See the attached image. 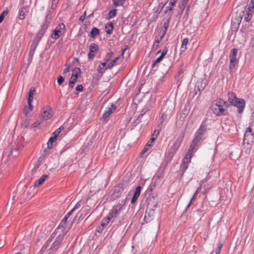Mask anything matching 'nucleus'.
Masks as SVG:
<instances>
[{
  "mask_svg": "<svg viewBox=\"0 0 254 254\" xmlns=\"http://www.w3.org/2000/svg\"><path fill=\"white\" fill-rule=\"evenodd\" d=\"M183 140V136H179L177 138L173 145L171 147L168 154L166 155L164 160L162 162L161 166L164 169L166 168L168 163L171 161L174 154L179 149Z\"/></svg>",
  "mask_w": 254,
  "mask_h": 254,
  "instance_id": "f257e3e1",
  "label": "nucleus"
},
{
  "mask_svg": "<svg viewBox=\"0 0 254 254\" xmlns=\"http://www.w3.org/2000/svg\"><path fill=\"white\" fill-rule=\"evenodd\" d=\"M228 107V103L222 99H217L214 101L212 105V110L217 116L226 115L225 113Z\"/></svg>",
  "mask_w": 254,
  "mask_h": 254,
  "instance_id": "f03ea898",
  "label": "nucleus"
},
{
  "mask_svg": "<svg viewBox=\"0 0 254 254\" xmlns=\"http://www.w3.org/2000/svg\"><path fill=\"white\" fill-rule=\"evenodd\" d=\"M227 96L228 101L231 104L237 107L239 113H242L245 106V100L237 98L236 94L233 92H228Z\"/></svg>",
  "mask_w": 254,
  "mask_h": 254,
  "instance_id": "7ed1b4c3",
  "label": "nucleus"
},
{
  "mask_svg": "<svg viewBox=\"0 0 254 254\" xmlns=\"http://www.w3.org/2000/svg\"><path fill=\"white\" fill-rule=\"evenodd\" d=\"M254 141V134L246 131L243 139V143L245 152L247 154L252 152L253 145Z\"/></svg>",
  "mask_w": 254,
  "mask_h": 254,
  "instance_id": "20e7f679",
  "label": "nucleus"
},
{
  "mask_svg": "<svg viewBox=\"0 0 254 254\" xmlns=\"http://www.w3.org/2000/svg\"><path fill=\"white\" fill-rule=\"evenodd\" d=\"M125 200H120L118 204L113 207L112 209L111 210L110 213L109 214L110 217H112V218H116L119 214L123 207L125 205Z\"/></svg>",
  "mask_w": 254,
  "mask_h": 254,
  "instance_id": "39448f33",
  "label": "nucleus"
},
{
  "mask_svg": "<svg viewBox=\"0 0 254 254\" xmlns=\"http://www.w3.org/2000/svg\"><path fill=\"white\" fill-rule=\"evenodd\" d=\"M67 219L68 218L65 216L64 218L62 220L59 227L52 234L49 240L47 241L44 246H43L42 250H46L47 248V247L50 244L51 242L52 241L53 239L56 237L57 234L58 233L59 229H60L61 227H63V224H65Z\"/></svg>",
  "mask_w": 254,
  "mask_h": 254,
  "instance_id": "423d86ee",
  "label": "nucleus"
},
{
  "mask_svg": "<svg viewBox=\"0 0 254 254\" xmlns=\"http://www.w3.org/2000/svg\"><path fill=\"white\" fill-rule=\"evenodd\" d=\"M65 29V26L64 23H61L56 27L54 30L53 33L52 35V38L55 40H57L60 36L64 34Z\"/></svg>",
  "mask_w": 254,
  "mask_h": 254,
  "instance_id": "0eeeda50",
  "label": "nucleus"
},
{
  "mask_svg": "<svg viewBox=\"0 0 254 254\" xmlns=\"http://www.w3.org/2000/svg\"><path fill=\"white\" fill-rule=\"evenodd\" d=\"M238 50L236 48H233L231 50L229 58H230V65L229 68L231 71L235 66L238 63V59L236 58Z\"/></svg>",
  "mask_w": 254,
  "mask_h": 254,
  "instance_id": "6e6552de",
  "label": "nucleus"
},
{
  "mask_svg": "<svg viewBox=\"0 0 254 254\" xmlns=\"http://www.w3.org/2000/svg\"><path fill=\"white\" fill-rule=\"evenodd\" d=\"M65 235V233L62 234H59L58 236L56 238L55 241L52 244L51 248H50L53 251H56L59 248L62 241Z\"/></svg>",
  "mask_w": 254,
  "mask_h": 254,
  "instance_id": "1a4fd4ad",
  "label": "nucleus"
},
{
  "mask_svg": "<svg viewBox=\"0 0 254 254\" xmlns=\"http://www.w3.org/2000/svg\"><path fill=\"white\" fill-rule=\"evenodd\" d=\"M125 185L126 183L124 182L120 183L118 186L115 188L114 192L112 195L114 199L117 198L123 192L125 187Z\"/></svg>",
  "mask_w": 254,
  "mask_h": 254,
  "instance_id": "9d476101",
  "label": "nucleus"
},
{
  "mask_svg": "<svg viewBox=\"0 0 254 254\" xmlns=\"http://www.w3.org/2000/svg\"><path fill=\"white\" fill-rule=\"evenodd\" d=\"M53 116V112L50 107H46L43 109V112L41 115V118L44 121L51 119Z\"/></svg>",
  "mask_w": 254,
  "mask_h": 254,
  "instance_id": "9b49d317",
  "label": "nucleus"
},
{
  "mask_svg": "<svg viewBox=\"0 0 254 254\" xmlns=\"http://www.w3.org/2000/svg\"><path fill=\"white\" fill-rule=\"evenodd\" d=\"M116 109V106H115V105H114L113 103H112L111 106L109 107L107 110L106 111L105 113L103 114L101 120L106 122V119L115 111Z\"/></svg>",
  "mask_w": 254,
  "mask_h": 254,
  "instance_id": "f8f14e48",
  "label": "nucleus"
},
{
  "mask_svg": "<svg viewBox=\"0 0 254 254\" xmlns=\"http://www.w3.org/2000/svg\"><path fill=\"white\" fill-rule=\"evenodd\" d=\"M47 18L48 15L46 16L45 19V22L42 25L41 28L37 34V37L39 38V39H40L44 35L49 26V22H48Z\"/></svg>",
  "mask_w": 254,
  "mask_h": 254,
  "instance_id": "ddd939ff",
  "label": "nucleus"
},
{
  "mask_svg": "<svg viewBox=\"0 0 254 254\" xmlns=\"http://www.w3.org/2000/svg\"><path fill=\"white\" fill-rule=\"evenodd\" d=\"M98 50V45L95 43H92L90 46V51L88 54V58L90 60H92L95 56V53H96Z\"/></svg>",
  "mask_w": 254,
  "mask_h": 254,
  "instance_id": "4468645a",
  "label": "nucleus"
},
{
  "mask_svg": "<svg viewBox=\"0 0 254 254\" xmlns=\"http://www.w3.org/2000/svg\"><path fill=\"white\" fill-rule=\"evenodd\" d=\"M171 19V14H170L169 16H168L167 19L164 23V25H163L164 29L162 31V35L161 36V38H160L161 40L164 38L165 34H166L167 31L169 26V23H170Z\"/></svg>",
  "mask_w": 254,
  "mask_h": 254,
  "instance_id": "2eb2a0df",
  "label": "nucleus"
},
{
  "mask_svg": "<svg viewBox=\"0 0 254 254\" xmlns=\"http://www.w3.org/2000/svg\"><path fill=\"white\" fill-rule=\"evenodd\" d=\"M29 9L28 6H25L22 7L19 11V19L21 20L25 19L26 15L29 12Z\"/></svg>",
  "mask_w": 254,
  "mask_h": 254,
  "instance_id": "dca6fc26",
  "label": "nucleus"
},
{
  "mask_svg": "<svg viewBox=\"0 0 254 254\" xmlns=\"http://www.w3.org/2000/svg\"><path fill=\"white\" fill-rule=\"evenodd\" d=\"M112 219V217H110V216L108 214V216H107L106 217H105L101 221V226L102 227V229H100V227H98L97 228V231L98 232H100L103 230V228L106 227L110 222L111 220Z\"/></svg>",
  "mask_w": 254,
  "mask_h": 254,
  "instance_id": "f3484780",
  "label": "nucleus"
},
{
  "mask_svg": "<svg viewBox=\"0 0 254 254\" xmlns=\"http://www.w3.org/2000/svg\"><path fill=\"white\" fill-rule=\"evenodd\" d=\"M206 181V179H205L204 180H203L200 181L199 187L194 192L193 196L192 197V198H191L190 203H189V204H188V205L187 206L188 207H189L190 205V204L192 203V201L196 198L197 194H198L199 192L200 191V190L201 189V187L202 186L203 184H204Z\"/></svg>",
  "mask_w": 254,
  "mask_h": 254,
  "instance_id": "a211bd4d",
  "label": "nucleus"
},
{
  "mask_svg": "<svg viewBox=\"0 0 254 254\" xmlns=\"http://www.w3.org/2000/svg\"><path fill=\"white\" fill-rule=\"evenodd\" d=\"M141 190V186L137 187V188H136L135 191L134 192L133 196L131 200V203L132 204L134 203L136 201L137 199H138V197L140 195Z\"/></svg>",
  "mask_w": 254,
  "mask_h": 254,
  "instance_id": "6ab92c4d",
  "label": "nucleus"
},
{
  "mask_svg": "<svg viewBox=\"0 0 254 254\" xmlns=\"http://www.w3.org/2000/svg\"><path fill=\"white\" fill-rule=\"evenodd\" d=\"M49 177L48 175H43L39 180L36 181L34 183V187H38L43 184L45 180Z\"/></svg>",
  "mask_w": 254,
  "mask_h": 254,
  "instance_id": "aec40b11",
  "label": "nucleus"
},
{
  "mask_svg": "<svg viewBox=\"0 0 254 254\" xmlns=\"http://www.w3.org/2000/svg\"><path fill=\"white\" fill-rule=\"evenodd\" d=\"M167 49L165 47L162 52L161 56L159 57L153 63L152 65V67H154L157 64L159 63L162 61L164 57L167 54Z\"/></svg>",
  "mask_w": 254,
  "mask_h": 254,
  "instance_id": "412c9836",
  "label": "nucleus"
},
{
  "mask_svg": "<svg viewBox=\"0 0 254 254\" xmlns=\"http://www.w3.org/2000/svg\"><path fill=\"white\" fill-rule=\"evenodd\" d=\"M37 46V42H36L35 41H33L30 46V49L29 50V55L30 56L33 57Z\"/></svg>",
  "mask_w": 254,
  "mask_h": 254,
  "instance_id": "4be33fe9",
  "label": "nucleus"
},
{
  "mask_svg": "<svg viewBox=\"0 0 254 254\" xmlns=\"http://www.w3.org/2000/svg\"><path fill=\"white\" fill-rule=\"evenodd\" d=\"M113 29V23L112 22H109L105 26L106 32L108 34H112Z\"/></svg>",
  "mask_w": 254,
  "mask_h": 254,
  "instance_id": "5701e85b",
  "label": "nucleus"
},
{
  "mask_svg": "<svg viewBox=\"0 0 254 254\" xmlns=\"http://www.w3.org/2000/svg\"><path fill=\"white\" fill-rule=\"evenodd\" d=\"M252 4V3L251 2L250 4V6L248 7V9H249V11H247V14L245 15V17H244V20L246 21V22H249V21L251 20V18L252 17V13L251 12H250V7H252V6L251 5ZM252 8H253L252 7H251Z\"/></svg>",
  "mask_w": 254,
  "mask_h": 254,
  "instance_id": "b1692460",
  "label": "nucleus"
},
{
  "mask_svg": "<svg viewBox=\"0 0 254 254\" xmlns=\"http://www.w3.org/2000/svg\"><path fill=\"white\" fill-rule=\"evenodd\" d=\"M100 34V30L96 27H94L91 31L90 36L92 38H95L98 35Z\"/></svg>",
  "mask_w": 254,
  "mask_h": 254,
  "instance_id": "393cba45",
  "label": "nucleus"
},
{
  "mask_svg": "<svg viewBox=\"0 0 254 254\" xmlns=\"http://www.w3.org/2000/svg\"><path fill=\"white\" fill-rule=\"evenodd\" d=\"M205 130H206V126H205V124H204L203 123H202L201 125H200V127H199L198 129L197 130V131L196 132L198 133L200 135H203L204 132L205 131Z\"/></svg>",
  "mask_w": 254,
  "mask_h": 254,
  "instance_id": "a878e982",
  "label": "nucleus"
},
{
  "mask_svg": "<svg viewBox=\"0 0 254 254\" xmlns=\"http://www.w3.org/2000/svg\"><path fill=\"white\" fill-rule=\"evenodd\" d=\"M36 93V89L34 87H32L30 88L28 92V99L33 100V96Z\"/></svg>",
  "mask_w": 254,
  "mask_h": 254,
  "instance_id": "bb28decb",
  "label": "nucleus"
},
{
  "mask_svg": "<svg viewBox=\"0 0 254 254\" xmlns=\"http://www.w3.org/2000/svg\"><path fill=\"white\" fill-rule=\"evenodd\" d=\"M153 142H151V139L150 138L147 144L144 146L143 149L141 151V153L144 154L150 148L152 145V143Z\"/></svg>",
  "mask_w": 254,
  "mask_h": 254,
  "instance_id": "cd10ccee",
  "label": "nucleus"
},
{
  "mask_svg": "<svg viewBox=\"0 0 254 254\" xmlns=\"http://www.w3.org/2000/svg\"><path fill=\"white\" fill-rule=\"evenodd\" d=\"M192 153V152H190V151L188 150V153L185 155L183 161L186 162L187 164H189L190 161Z\"/></svg>",
  "mask_w": 254,
  "mask_h": 254,
  "instance_id": "c85d7f7f",
  "label": "nucleus"
},
{
  "mask_svg": "<svg viewBox=\"0 0 254 254\" xmlns=\"http://www.w3.org/2000/svg\"><path fill=\"white\" fill-rule=\"evenodd\" d=\"M198 145L197 144H195L191 141V143L190 146L189 151L190 152H193L198 149Z\"/></svg>",
  "mask_w": 254,
  "mask_h": 254,
  "instance_id": "c756f323",
  "label": "nucleus"
},
{
  "mask_svg": "<svg viewBox=\"0 0 254 254\" xmlns=\"http://www.w3.org/2000/svg\"><path fill=\"white\" fill-rule=\"evenodd\" d=\"M56 139L53 137H51L47 142V148L48 149H52L53 147V143L56 141Z\"/></svg>",
  "mask_w": 254,
  "mask_h": 254,
  "instance_id": "7c9ffc66",
  "label": "nucleus"
},
{
  "mask_svg": "<svg viewBox=\"0 0 254 254\" xmlns=\"http://www.w3.org/2000/svg\"><path fill=\"white\" fill-rule=\"evenodd\" d=\"M119 59V57L116 58L115 59L112 60L107 66L105 68V70L109 68H112L114 65L115 63L117 62L118 60Z\"/></svg>",
  "mask_w": 254,
  "mask_h": 254,
  "instance_id": "2f4dec72",
  "label": "nucleus"
},
{
  "mask_svg": "<svg viewBox=\"0 0 254 254\" xmlns=\"http://www.w3.org/2000/svg\"><path fill=\"white\" fill-rule=\"evenodd\" d=\"M106 62H104V63H102L98 67V69H97L98 72L100 73L103 74L105 70V69L103 70V68L106 66Z\"/></svg>",
  "mask_w": 254,
  "mask_h": 254,
  "instance_id": "473e14b6",
  "label": "nucleus"
},
{
  "mask_svg": "<svg viewBox=\"0 0 254 254\" xmlns=\"http://www.w3.org/2000/svg\"><path fill=\"white\" fill-rule=\"evenodd\" d=\"M188 39L187 38H186L184 39L182 41V43L181 45V49L183 51H184L187 49V45L188 43Z\"/></svg>",
  "mask_w": 254,
  "mask_h": 254,
  "instance_id": "72a5a7b5",
  "label": "nucleus"
},
{
  "mask_svg": "<svg viewBox=\"0 0 254 254\" xmlns=\"http://www.w3.org/2000/svg\"><path fill=\"white\" fill-rule=\"evenodd\" d=\"M126 0H113L114 5L117 7L118 6H122L124 5Z\"/></svg>",
  "mask_w": 254,
  "mask_h": 254,
  "instance_id": "f704fd0d",
  "label": "nucleus"
},
{
  "mask_svg": "<svg viewBox=\"0 0 254 254\" xmlns=\"http://www.w3.org/2000/svg\"><path fill=\"white\" fill-rule=\"evenodd\" d=\"M159 132L160 131L158 129H155L154 130L153 133L152 135V137H151V142H154L156 140V138L157 137L159 134Z\"/></svg>",
  "mask_w": 254,
  "mask_h": 254,
  "instance_id": "c9c22d12",
  "label": "nucleus"
},
{
  "mask_svg": "<svg viewBox=\"0 0 254 254\" xmlns=\"http://www.w3.org/2000/svg\"><path fill=\"white\" fill-rule=\"evenodd\" d=\"M117 15V9H114L111 10H110L108 13V18L111 19L115 16H116Z\"/></svg>",
  "mask_w": 254,
  "mask_h": 254,
  "instance_id": "e433bc0d",
  "label": "nucleus"
},
{
  "mask_svg": "<svg viewBox=\"0 0 254 254\" xmlns=\"http://www.w3.org/2000/svg\"><path fill=\"white\" fill-rule=\"evenodd\" d=\"M63 129V127L62 126L60 127L59 128L57 129L54 132L53 135L54 136H53L54 138H56L57 139V137L59 135V134L61 133L62 129Z\"/></svg>",
  "mask_w": 254,
  "mask_h": 254,
  "instance_id": "4c0bfd02",
  "label": "nucleus"
},
{
  "mask_svg": "<svg viewBox=\"0 0 254 254\" xmlns=\"http://www.w3.org/2000/svg\"><path fill=\"white\" fill-rule=\"evenodd\" d=\"M113 55L114 53L112 51L110 52L109 53H108L105 57V62H107L109 61L112 58Z\"/></svg>",
  "mask_w": 254,
  "mask_h": 254,
  "instance_id": "58836bf2",
  "label": "nucleus"
},
{
  "mask_svg": "<svg viewBox=\"0 0 254 254\" xmlns=\"http://www.w3.org/2000/svg\"><path fill=\"white\" fill-rule=\"evenodd\" d=\"M248 132L254 133V123H250V126L247 128V130Z\"/></svg>",
  "mask_w": 254,
  "mask_h": 254,
  "instance_id": "ea45409f",
  "label": "nucleus"
},
{
  "mask_svg": "<svg viewBox=\"0 0 254 254\" xmlns=\"http://www.w3.org/2000/svg\"><path fill=\"white\" fill-rule=\"evenodd\" d=\"M77 81V80H75L73 78L70 77L69 81V87L71 88H73L74 87V84Z\"/></svg>",
  "mask_w": 254,
  "mask_h": 254,
  "instance_id": "a19ab883",
  "label": "nucleus"
},
{
  "mask_svg": "<svg viewBox=\"0 0 254 254\" xmlns=\"http://www.w3.org/2000/svg\"><path fill=\"white\" fill-rule=\"evenodd\" d=\"M151 212V209L147 210L146 213L145 214L144 220L147 222L149 221V219L148 218V216H150V213Z\"/></svg>",
  "mask_w": 254,
  "mask_h": 254,
  "instance_id": "79ce46f5",
  "label": "nucleus"
},
{
  "mask_svg": "<svg viewBox=\"0 0 254 254\" xmlns=\"http://www.w3.org/2000/svg\"><path fill=\"white\" fill-rule=\"evenodd\" d=\"M222 246H223V245H222V244L221 242H219L218 244L217 248L215 250V253H216V254H220Z\"/></svg>",
  "mask_w": 254,
  "mask_h": 254,
  "instance_id": "37998d69",
  "label": "nucleus"
},
{
  "mask_svg": "<svg viewBox=\"0 0 254 254\" xmlns=\"http://www.w3.org/2000/svg\"><path fill=\"white\" fill-rule=\"evenodd\" d=\"M7 14V11L6 10H4L2 13L0 15V23L2 22L3 20L4 17L6 14Z\"/></svg>",
  "mask_w": 254,
  "mask_h": 254,
  "instance_id": "c03bdc74",
  "label": "nucleus"
},
{
  "mask_svg": "<svg viewBox=\"0 0 254 254\" xmlns=\"http://www.w3.org/2000/svg\"><path fill=\"white\" fill-rule=\"evenodd\" d=\"M159 43H160V41L158 40H156L154 42L153 46H152L153 50H155L158 48V47L159 46Z\"/></svg>",
  "mask_w": 254,
  "mask_h": 254,
  "instance_id": "a18cd8bd",
  "label": "nucleus"
},
{
  "mask_svg": "<svg viewBox=\"0 0 254 254\" xmlns=\"http://www.w3.org/2000/svg\"><path fill=\"white\" fill-rule=\"evenodd\" d=\"M64 81V78L62 76L60 75L58 77V83L59 85H61Z\"/></svg>",
  "mask_w": 254,
  "mask_h": 254,
  "instance_id": "49530a36",
  "label": "nucleus"
},
{
  "mask_svg": "<svg viewBox=\"0 0 254 254\" xmlns=\"http://www.w3.org/2000/svg\"><path fill=\"white\" fill-rule=\"evenodd\" d=\"M172 9V8L171 7V6H167L166 7L165 12V13H168V16H169L170 14H171L172 15V12H171Z\"/></svg>",
  "mask_w": 254,
  "mask_h": 254,
  "instance_id": "de8ad7c7",
  "label": "nucleus"
},
{
  "mask_svg": "<svg viewBox=\"0 0 254 254\" xmlns=\"http://www.w3.org/2000/svg\"><path fill=\"white\" fill-rule=\"evenodd\" d=\"M42 122L40 121H37L35 123H33L31 125V127L33 128H35L37 127L38 126H39L41 124Z\"/></svg>",
  "mask_w": 254,
  "mask_h": 254,
  "instance_id": "09e8293b",
  "label": "nucleus"
},
{
  "mask_svg": "<svg viewBox=\"0 0 254 254\" xmlns=\"http://www.w3.org/2000/svg\"><path fill=\"white\" fill-rule=\"evenodd\" d=\"M33 100L31 99H28V107H29V110L30 111H32L33 110V105H32V102Z\"/></svg>",
  "mask_w": 254,
  "mask_h": 254,
  "instance_id": "8fccbe9b",
  "label": "nucleus"
},
{
  "mask_svg": "<svg viewBox=\"0 0 254 254\" xmlns=\"http://www.w3.org/2000/svg\"><path fill=\"white\" fill-rule=\"evenodd\" d=\"M59 0H53L52 4V8L55 9L57 6V4L58 3Z\"/></svg>",
  "mask_w": 254,
  "mask_h": 254,
  "instance_id": "3c124183",
  "label": "nucleus"
},
{
  "mask_svg": "<svg viewBox=\"0 0 254 254\" xmlns=\"http://www.w3.org/2000/svg\"><path fill=\"white\" fill-rule=\"evenodd\" d=\"M81 70L79 67H75L73 70V73L75 74H80Z\"/></svg>",
  "mask_w": 254,
  "mask_h": 254,
  "instance_id": "603ef678",
  "label": "nucleus"
},
{
  "mask_svg": "<svg viewBox=\"0 0 254 254\" xmlns=\"http://www.w3.org/2000/svg\"><path fill=\"white\" fill-rule=\"evenodd\" d=\"M188 164H187L186 162H185V161H183V164L182 166L183 172H185L186 171V170L188 168Z\"/></svg>",
  "mask_w": 254,
  "mask_h": 254,
  "instance_id": "864d4df0",
  "label": "nucleus"
},
{
  "mask_svg": "<svg viewBox=\"0 0 254 254\" xmlns=\"http://www.w3.org/2000/svg\"><path fill=\"white\" fill-rule=\"evenodd\" d=\"M81 206V202L80 201L78 202L74 206V207L72 209V210H73V211L77 209H79L80 207Z\"/></svg>",
  "mask_w": 254,
  "mask_h": 254,
  "instance_id": "5fc2aeb1",
  "label": "nucleus"
},
{
  "mask_svg": "<svg viewBox=\"0 0 254 254\" xmlns=\"http://www.w3.org/2000/svg\"><path fill=\"white\" fill-rule=\"evenodd\" d=\"M83 90V87L82 85H78L76 87V90L78 92H81Z\"/></svg>",
  "mask_w": 254,
  "mask_h": 254,
  "instance_id": "6e6d98bb",
  "label": "nucleus"
},
{
  "mask_svg": "<svg viewBox=\"0 0 254 254\" xmlns=\"http://www.w3.org/2000/svg\"><path fill=\"white\" fill-rule=\"evenodd\" d=\"M86 12L85 11L84 12V13L79 17V20L81 21V22H83L84 20H85V17L86 16Z\"/></svg>",
  "mask_w": 254,
  "mask_h": 254,
  "instance_id": "4d7b16f0",
  "label": "nucleus"
},
{
  "mask_svg": "<svg viewBox=\"0 0 254 254\" xmlns=\"http://www.w3.org/2000/svg\"><path fill=\"white\" fill-rule=\"evenodd\" d=\"M69 69H70V65H67L66 67L65 68L64 70V73H66L68 72L69 71Z\"/></svg>",
  "mask_w": 254,
  "mask_h": 254,
  "instance_id": "13d9d810",
  "label": "nucleus"
},
{
  "mask_svg": "<svg viewBox=\"0 0 254 254\" xmlns=\"http://www.w3.org/2000/svg\"><path fill=\"white\" fill-rule=\"evenodd\" d=\"M80 74H75V73H72V76H71V78H73L75 80H77V78H78V76Z\"/></svg>",
  "mask_w": 254,
  "mask_h": 254,
  "instance_id": "bf43d9fd",
  "label": "nucleus"
},
{
  "mask_svg": "<svg viewBox=\"0 0 254 254\" xmlns=\"http://www.w3.org/2000/svg\"><path fill=\"white\" fill-rule=\"evenodd\" d=\"M200 141V139L194 137L192 140V142L195 143V144H197Z\"/></svg>",
  "mask_w": 254,
  "mask_h": 254,
  "instance_id": "052dcab7",
  "label": "nucleus"
},
{
  "mask_svg": "<svg viewBox=\"0 0 254 254\" xmlns=\"http://www.w3.org/2000/svg\"><path fill=\"white\" fill-rule=\"evenodd\" d=\"M200 141V139L194 137L192 140V142L195 143V144H197Z\"/></svg>",
  "mask_w": 254,
  "mask_h": 254,
  "instance_id": "680f3d73",
  "label": "nucleus"
},
{
  "mask_svg": "<svg viewBox=\"0 0 254 254\" xmlns=\"http://www.w3.org/2000/svg\"><path fill=\"white\" fill-rule=\"evenodd\" d=\"M202 135H200L198 133H195V135H194V137L195 138H198V139H201V138H202Z\"/></svg>",
  "mask_w": 254,
  "mask_h": 254,
  "instance_id": "e2e57ef3",
  "label": "nucleus"
},
{
  "mask_svg": "<svg viewBox=\"0 0 254 254\" xmlns=\"http://www.w3.org/2000/svg\"><path fill=\"white\" fill-rule=\"evenodd\" d=\"M176 2V0H171L169 3V4L171 6H174Z\"/></svg>",
  "mask_w": 254,
  "mask_h": 254,
  "instance_id": "0e129e2a",
  "label": "nucleus"
},
{
  "mask_svg": "<svg viewBox=\"0 0 254 254\" xmlns=\"http://www.w3.org/2000/svg\"><path fill=\"white\" fill-rule=\"evenodd\" d=\"M73 212V210L71 209L68 213H67L66 214L65 216L68 218L71 215V214Z\"/></svg>",
  "mask_w": 254,
  "mask_h": 254,
  "instance_id": "69168bd1",
  "label": "nucleus"
},
{
  "mask_svg": "<svg viewBox=\"0 0 254 254\" xmlns=\"http://www.w3.org/2000/svg\"><path fill=\"white\" fill-rule=\"evenodd\" d=\"M251 120L252 121L251 123H254V112L252 113Z\"/></svg>",
  "mask_w": 254,
  "mask_h": 254,
  "instance_id": "338daca9",
  "label": "nucleus"
},
{
  "mask_svg": "<svg viewBox=\"0 0 254 254\" xmlns=\"http://www.w3.org/2000/svg\"><path fill=\"white\" fill-rule=\"evenodd\" d=\"M43 153L45 155H48L49 153V151L47 149H45L44 150Z\"/></svg>",
  "mask_w": 254,
  "mask_h": 254,
  "instance_id": "774afa93",
  "label": "nucleus"
}]
</instances>
